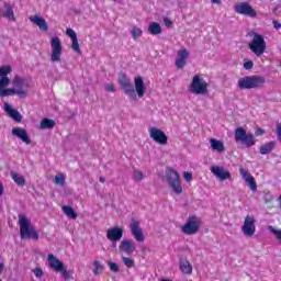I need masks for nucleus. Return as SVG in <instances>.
<instances>
[{
  "label": "nucleus",
  "instance_id": "1",
  "mask_svg": "<svg viewBox=\"0 0 281 281\" xmlns=\"http://www.w3.org/2000/svg\"><path fill=\"white\" fill-rule=\"evenodd\" d=\"M266 83L267 79L258 75L241 77L237 81V85L241 91L251 89H262Z\"/></svg>",
  "mask_w": 281,
  "mask_h": 281
},
{
  "label": "nucleus",
  "instance_id": "2",
  "mask_svg": "<svg viewBox=\"0 0 281 281\" xmlns=\"http://www.w3.org/2000/svg\"><path fill=\"white\" fill-rule=\"evenodd\" d=\"M20 223V236L22 240L27 238H33L34 240H38V232L32 227V223L24 214L19 215Z\"/></svg>",
  "mask_w": 281,
  "mask_h": 281
},
{
  "label": "nucleus",
  "instance_id": "3",
  "mask_svg": "<svg viewBox=\"0 0 281 281\" xmlns=\"http://www.w3.org/2000/svg\"><path fill=\"white\" fill-rule=\"evenodd\" d=\"M248 49L257 56V58H260L267 52V42L265 41V37L258 33L252 34V41L248 44Z\"/></svg>",
  "mask_w": 281,
  "mask_h": 281
},
{
  "label": "nucleus",
  "instance_id": "4",
  "mask_svg": "<svg viewBox=\"0 0 281 281\" xmlns=\"http://www.w3.org/2000/svg\"><path fill=\"white\" fill-rule=\"evenodd\" d=\"M207 87V81L201 75H194L189 85V91L193 95H206Z\"/></svg>",
  "mask_w": 281,
  "mask_h": 281
},
{
  "label": "nucleus",
  "instance_id": "5",
  "mask_svg": "<svg viewBox=\"0 0 281 281\" xmlns=\"http://www.w3.org/2000/svg\"><path fill=\"white\" fill-rule=\"evenodd\" d=\"M201 225H203L201 217L191 215L182 226V234H186V236H194V234H199Z\"/></svg>",
  "mask_w": 281,
  "mask_h": 281
},
{
  "label": "nucleus",
  "instance_id": "6",
  "mask_svg": "<svg viewBox=\"0 0 281 281\" xmlns=\"http://www.w3.org/2000/svg\"><path fill=\"white\" fill-rule=\"evenodd\" d=\"M235 142H240L246 148H251V146H256V136L251 133H247L243 127H237L235 130Z\"/></svg>",
  "mask_w": 281,
  "mask_h": 281
},
{
  "label": "nucleus",
  "instance_id": "7",
  "mask_svg": "<svg viewBox=\"0 0 281 281\" xmlns=\"http://www.w3.org/2000/svg\"><path fill=\"white\" fill-rule=\"evenodd\" d=\"M166 177L172 192H175V194H181V192H183V187L181 186V177L179 176V172H177V170L169 169L166 172Z\"/></svg>",
  "mask_w": 281,
  "mask_h": 281
},
{
  "label": "nucleus",
  "instance_id": "8",
  "mask_svg": "<svg viewBox=\"0 0 281 281\" xmlns=\"http://www.w3.org/2000/svg\"><path fill=\"white\" fill-rule=\"evenodd\" d=\"M50 60L52 63H60L63 56V42L60 37L54 36L50 38Z\"/></svg>",
  "mask_w": 281,
  "mask_h": 281
},
{
  "label": "nucleus",
  "instance_id": "9",
  "mask_svg": "<svg viewBox=\"0 0 281 281\" xmlns=\"http://www.w3.org/2000/svg\"><path fill=\"white\" fill-rule=\"evenodd\" d=\"M119 85L123 89L125 95H128V98H131L132 100H135L137 98V94L135 93V88H133L131 79L125 74L120 75Z\"/></svg>",
  "mask_w": 281,
  "mask_h": 281
},
{
  "label": "nucleus",
  "instance_id": "10",
  "mask_svg": "<svg viewBox=\"0 0 281 281\" xmlns=\"http://www.w3.org/2000/svg\"><path fill=\"white\" fill-rule=\"evenodd\" d=\"M234 10L237 14H243L250 19H256V16H258V12H256V9L251 7L249 2H239L235 4Z\"/></svg>",
  "mask_w": 281,
  "mask_h": 281
},
{
  "label": "nucleus",
  "instance_id": "11",
  "mask_svg": "<svg viewBox=\"0 0 281 281\" xmlns=\"http://www.w3.org/2000/svg\"><path fill=\"white\" fill-rule=\"evenodd\" d=\"M241 232L247 238H251L256 234V218L254 216H246L244 225L241 226Z\"/></svg>",
  "mask_w": 281,
  "mask_h": 281
},
{
  "label": "nucleus",
  "instance_id": "12",
  "mask_svg": "<svg viewBox=\"0 0 281 281\" xmlns=\"http://www.w3.org/2000/svg\"><path fill=\"white\" fill-rule=\"evenodd\" d=\"M149 137L160 146H166V144H168V136L164 131L157 127L149 128Z\"/></svg>",
  "mask_w": 281,
  "mask_h": 281
},
{
  "label": "nucleus",
  "instance_id": "13",
  "mask_svg": "<svg viewBox=\"0 0 281 281\" xmlns=\"http://www.w3.org/2000/svg\"><path fill=\"white\" fill-rule=\"evenodd\" d=\"M211 172L221 182L232 179V172H229V170L225 169L223 166H212Z\"/></svg>",
  "mask_w": 281,
  "mask_h": 281
},
{
  "label": "nucleus",
  "instance_id": "14",
  "mask_svg": "<svg viewBox=\"0 0 281 281\" xmlns=\"http://www.w3.org/2000/svg\"><path fill=\"white\" fill-rule=\"evenodd\" d=\"M130 229L132 232V236H134L137 243H144V240H146L144 232H142V227H139V221L132 218Z\"/></svg>",
  "mask_w": 281,
  "mask_h": 281
},
{
  "label": "nucleus",
  "instance_id": "15",
  "mask_svg": "<svg viewBox=\"0 0 281 281\" xmlns=\"http://www.w3.org/2000/svg\"><path fill=\"white\" fill-rule=\"evenodd\" d=\"M239 173L243 177L244 181L249 186L250 190L252 192H256L258 190V184H256V178L251 176L249 169L240 168Z\"/></svg>",
  "mask_w": 281,
  "mask_h": 281
},
{
  "label": "nucleus",
  "instance_id": "16",
  "mask_svg": "<svg viewBox=\"0 0 281 281\" xmlns=\"http://www.w3.org/2000/svg\"><path fill=\"white\" fill-rule=\"evenodd\" d=\"M12 95H18L24 100V98H27V92L23 89L16 90L14 88H4L0 90V98H10Z\"/></svg>",
  "mask_w": 281,
  "mask_h": 281
},
{
  "label": "nucleus",
  "instance_id": "17",
  "mask_svg": "<svg viewBox=\"0 0 281 281\" xmlns=\"http://www.w3.org/2000/svg\"><path fill=\"white\" fill-rule=\"evenodd\" d=\"M123 236L124 229H122V227H112L106 232V238L108 240H111V243H117V240H122Z\"/></svg>",
  "mask_w": 281,
  "mask_h": 281
},
{
  "label": "nucleus",
  "instance_id": "18",
  "mask_svg": "<svg viewBox=\"0 0 281 281\" xmlns=\"http://www.w3.org/2000/svg\"><path fill=\"white\" fill-rule=\"evenodd\" d=\"M11 133L13 137H18V139H21V142H23V144H32V139H30L27 131H25L23 127H13Z\"/></svg>",
  "mask_w": 281,
  "mask_h": 281
},
{
  "label": "nucleus",
  "instance_id": "19",
  "mask_svg": "<svg viewBox=\"0 0 281 281\" xmlns=\"http://www.w3.org/2000/svg\"><path fill=\"white\" fill-rule=\"evenodd\" d=\"M120 251L123 254H126L127 256H132V254H135V249L137 247L135 246V243L131 239H123L119 246Z\"/></svg>",
  "mask_w": 281,
  "mask_h": 281
},
{
  "label": "nucleus",
  "instance_id": "20",
  "mask_svg": "<svg viewBox=\"0 0 281 281\" xmlns=\"http://www.w3.org/2000/svg\"><path fill=\"white\" fill-rule=\"evenodd\" d=\"M48 267L53 269V271H56L58 273L59 271H63V268L65 267V263L60 261L54 254H48L47 257Z\"/></svg>",
  "mask_w": 281,
  "mask_h": 281
},
{
  "label": "nucleus",
  "instance_id": "21",
  "mask_svg": "<svg viewBox=\"0 0 281 281\" xmlns=\"http://www.w3.org/2000/svg\"><path fill=\"white\" fill-rule=\"evenodd\" d=\"M66 34L72 42L71 47L74 52H76L77 54H82V50H80V44L78 43V35L76 34V31L72 29H67Z\"/></svg>",
  "mask_w": 281,
  "mask_h": 281
},
{
  "label": "nucleus",
  "instance_id": "22",
  "mask_svg": "<svg viewBox=\"0 0 281 281\" xmlns=\"http://www.w3.org/2000/svg\"><path fill=\"white\" fill-rule=\"evenodd\" d=\"M188 49L183 48L178 52V58L176 59V67L177 69H183L186 67V60H188Z\"/></svg>",
  "mask_w": 281,
  "mask_h": 281
},
{
  "label": "nucleus",
  "instance_id": "23",
  "mask_svg": "<svg viewBox=\"0 0 281 281\" xmlns=\"http://www.w3.org/2000/svg\"><path fill=\"white\" fill-rule=\"evenodd\" d=\"M30 22L34 23V25H37L42 32H47L49 30V26L47 25V21L38 15L30 16Z\"/></svg>",
  "mask_w": 281,
  "mask_h": 281
},
{
  "label": "nucleus",
  "instance_id": "24",
  "mask_svg": "<svg viewBox=\"0 0 281 281\" xmlns=\"http://www.w3.org/2000/svg\"><path fill=\"white\" fill-rule=\"evenodd\" d=\"M134 85L138 98H144V93H146V86L144 85V79L142 77H136L134 79Z\"/></svg>",
  "mask_w": 281,
  "mask_h": 281
},
{
  "label": "nucleus",
  "instance_id": "25",
  "mask_svg": "<svg viewBox=\"0 0 281 281\" xmlns=\"http://www.w3.org/2000/svg\"><path fill=\"white\" fill-rule=\"evenodd\" d=\"M4 9L5 11H2L1 15L9 21H16V18L14 16V9L10 2H4Z\"/></svg>",
  "mask_w": 281,
  "mask_h": 281
},
{
  "label": "nucleus",
  "instance_id": "26",
  "mask_svg": "<svg viewBox=\"0 0 281 281\" xmlns=\"http://www.w3.org/2000/svg\"><path fill=\"white\" fill-rule=\"evenodd\" d=\"M4 106L9 117H12V120H14L18 123H20L23 120V116L21 115V113L18 112V110L12 109L10 104L5 103Z\"/></svg>",
  "mask_w": 281,
  "mask_h": 281
},
{
  "label": "nucleus",
  "instance_id": "27",
  "mask_svg": "<svg viewBox=\"0 0 281 281\" xmlns=\"http://www.w3.org/2000/svg\"><path fill=\"white\" fill-rule=\"evenodd\" d=\"M179 269L184 276H192V263L188 259H180Z\"/></svg>",
  "mask_w": 281,
  "mask_h": 281
},
{
  "label": "nucleus",
  "instance_id": "28",
  "mask_svg": "<svg viewBox=\"0 0 281 281\" xmlns=\"http://www.w3.org/2000/svg\"><path fill=\"white\" fill-rule=\"evenodd\" d=\"M210 144L212 150H216V153H225V144H223V140L211 138Z\"/></svg>",
  "mask_w": 281,
  "mask_h": 281
},
{
  "label": "nucleus",
  "instance_id": "29",
  "mask_svg": "<svg viewBox=\"0 0 281 281\" xmlns=\"http://www.w3.org/2000/svg\"><path fill=\"white\" fill-rule=\"evenodd\" d=\"M276 148L274 142H269L260 146L259 153L260 155H269Z\"/></svg>",
  "mask_w": 281,
  "mask_h": 281
},
{
  "label": "nucleus",
  "instance_id": "30",
  "mask_svg": "<svg viewBox=\"0 0 281 281\" xmlns=\"http://www.w3.org/2000/svg\"><path fill=\"white\" fill-rule=\"evenodd\" d=\"M61 210H63L64 214H66V216L68 218H72L74 221H76V218H78V213H76L74 207H71L69 205H63Z\"/></svg>",
  "mask_w": 281,
  "mask_h": 281
},
{
  "label": "nucleus",
  "instance_id": "31",
  "mask_svg": "<svg viewBox=\"0 0 281 281\" xmlns=\"http://www.w3.org/2000/svg\"><path fill=\"white\" fill-rule=\"evenodd\" d=\"M148 32L153 36H157V34H161V24L157 22L149 23Z\"/></svg>",
  "mask_w": 281,
  "mask_h": 281
},
{
  "label": "nucleus",
  "instance_id": "32",
  "mask_svg": "<svg viewBox=\"0 0 281 281\" xmlns=\"http://www.w3.org/2000/svg\"><path fill=\"white\" fill-rule=\"evenodd\" d=\"M54 126H56V121L52 119H44L40 123V128L42 130H50L54 128Z\"/></svg>",
  "mask_w": 281,
  "mask_h": 281
},
{
  "label": "nucleus",
  "instance_id": "33",
  "mask_svg": "<svg viewBox=\"0 0 281 281\" xmlns=\"http://www.w3.org/2000/svg\"><path fill=\"white\" fill-rule=\"evenodd\" d=\"M92 273L93 276H100L104 273V265H102V262L99 260H94Z\"/></svg>",
  "mask_w": 281,
  "mask_h": 281
},
{
  "label": "nucleus",
  "instance_id": "34",
  "mask_svg": "<svg viewBox=\"0 0 281 281\" xmlns=\"http://www.w3.org/2000/svg\"><path fill=\"white\" fill-rule=\"evenodd\" d=\"M11 177H12L14 183H16V186H20V188H23V186H25V178H23V176L16 173V172H12Z\"/></svg>",
  "mask_w": 281,
  "mask_h": 281
},
{
  "label": "nucleus",
  "instance_id": "35",
  "mask_svg": "<svg viewBox=\"0 0 281 281\" xmlns=\"http://www.w3.org/2000/svg\"><path fill=\"white\" fill-rule=\"evenodd\" d=\"M24 82H25V81L23 80V78H21V77H14L12 85H13V87H15V89H18V91H19V90L23 89Z\"/></svg>",
  "mask_w": 281,
  "mask_h": 281
},
{
  "label": "nucleus",
  "instance_id": "36",
  "mask_svg": "<svg viewBox=\"0 0 281 281\" xmlns=\"http://www.w3.org/2000/svg\"><path fill=\"white\" fill-rule=\"evenodd\" d=\"M8 74H12V66H2V67H0L1 78H8Z\"/></svg>",
  "mask_w": 281,
  "mask_h": 281
},
{
  "label": "nucleus",
  "instance_id": "37",
  "mask_svg": "<svg viewBox=\"0 0 281 281\" xmlns=\"http://www.w3.org/2000/svg\"><path fill=\"white\" fill-rule=\"evenodd\" d=\"M122 262L127 269H133V267H135V260H133V258L122 257Z\"/></svg>",
  "mask_w": 281,
  "mask_h": 281
},
{
  "label": "nucleus",
  "instance_id": "38",
  "mask_svg": "<svg viewBox=\"0 0 281 281\" xmlns=\"http://www.w3.org/2000/svg\"><path fill=\"white\" fill-rule=\"evenodd\" d=\"M131 34H132L133 38L136 40V38L142 37V34H144V32L142 31V29L134 26L131 30Z\"/></svg>",
  "mask_w": 281,
  "mask_h": 281
},
{
  "label": "nucleus",
  "instance_id": "39",
  "mask_svg": "<svg viewBox=\"0 0 281 281\" xmlns=\"http://www.w3.org/2000/svg\"><path fill=\"white\" fill-rule=\"evenodd\" d=\"M55 183H56L57 186L64 187V186H65V175H63V173L56 175V176H55Z\"/></svg>",
  "mask_w": 281,
  "mask_h": 281
},
{
  "label": "nucleus",
  "instance_id": "40",
  "mask_svg": "<svg viewBox=\"0 0 281 281\" xmlns=\"http://www.w3.org/2000/svg\"><path fill=\"white\" fill-rule=\"evenodd\" d=\"M8 85H10V78L1 77V79H0V91L5 89V87H8Z\"/></svg>",
  "mask_w": 281,
  "mask_h": 281
},
{
  "label": "nucleus",
  "instance_id": "41",
  "mask_svg": "<svg viewBox=\"0 0 281 281\" xmlns=\"http://www.w3.org/2000/svg\"><path fill=\"white\" fill-rule=\"evenodd\" d=\"M270 232L276 236L277 240L281 245V229H276L273 226H270Z\"/></svg>",
  "mask_w": 281,
  "mask_h": 281
},
{
  "label": "nucleus",
  "instance_id": "42",
  "mask_svg": "<svg viewBox=\"0 0 281 281\" xmlns=\"http://www.w3.org/2000/svg\"><path fill=\"white\" fill-rule=\"evenodd\" d=\"M58 273H61V276L65 278V280H71V272L67 271V268L65 266L61 268V270L58 271Z\"/></svg>",
  "mask_w": 281,
  "mask_h": 281
},
{
  "label": "nucleus",
  "instance_id": "43",
  "mask_svg": "<svg viewBox=\"0 0 281 281\" xmlns=\"http://www.w3.org/2000/svg\"><path fill=\"white\" fill-rule=\"evenodd\" d=\"M108 267L114 272L117 273L120 271V266L113 261H108Z\"/></svg>",
  "mask_w": 281,
  "mask_h": 281
},
{
  "label": "nucleus",
  "instance_id": "44",
  "mask_svg": "<svg viewBox=\"0 0 281 281\" xmlns=\"http://www.w3.org/2000/svg\"><path fill=\"white\" fill-rule=\"evenodd\" d=\"M244 69H246V71H251V69H254V61H251V60L245 61Z\"/></svg>",
  "mask_w": 281,
  "mask_h": 281
},
{
  "label": "nucleus",
  "instance_id": "45",
  "mask_svg": "<svg viewBox=\"0 0 281 281\" xmlns=\"http://www.w3.org/2000/svg\"><path fill=\"white\" fill-rule=\"evenodd\" d=\"M134 179H135V181H142V179H144V173H142V171H139V170H135Z\"/></svg>",
  "mask_w": 281,
  "mask_h": 281
},
{
  "label": "nucleus",
  "instance_id": "46",
  "mask_svg": "<svg viewBox=\"0 0 281 281\" xmlns=\"http://www.w3.org/2000/svg\"><path fill=\"white\" fill-rule=\"evenodd\" d=\"M105 91H108L110 93H115V86L113 83H108L105 86Z\"/></svg>",
  "mask_w": 281,
  "mask_h": 281
},
{
  "label": "nucleus",
  "instance_id": "47",
  "mask_svg": "<svg viewBox=\"0 0 281 281\" xmlns=\"http://www.w3.org/2000/svg\"><path fill=\"white\" fill-rule=\"evenodd\" d=\"M183 177H184V180L190 183V181H192V173L190 171H184L183 172Z\"/></svg>",
  "mask_w": 281,
  "mask_h": 281
},
{
  "label": "nucleus",
  "instance_id": "48",
  "mask_svg": "<svg viewBox=\"0 0 281 281\" xmlns=\"http://www.w3.org/2000/svg\"><path fill=\"white\" fill-rule=\"evenodd\" d=\"M33 273H34V276H36L37 278H43V269H41V268H38V267L33 270Z\"/></svg>",
  "mask_w": 281,
  "mask_h": 281
},
{
  "label": "nucleus",
  "instance_id": "49",
  "mask_svg": "<svg viewBox=\"0 0 281 281\" xmlns=\"http://www.w3.org/2000/svg\"><path fill=\"white\" fill-rule=\"evenodd\" d=\"M272 25H273L274 30H280L281 29V23L278 22V20H273Z\"/></svg>",
  "mask_w": 281,
  "mask_h": 281
},
{
  "label": "nucleus",
  "instance_id": "50",
  "mask_svg": "<svg viewBox=\"0 0 281 281\" xmlns=\"http://www.w3.org/2000/svg\"><path fill=\"white\" fill-rule=\"evenodd\" d=\"M256 137H260V135H265V130L262 128H257L255 132Z\"/></svg>",
  "mask_w": 281,
  "mask_h": 281
},
{
  "label": "nucleus",
  "instance_id": "51",
  "mask_svg": "<svg viewBox=\"0 0 281 281\" xmlns=\"http://www.w3.org/2000/svg\"><path fill=\"white\" fill-rule=\"evenodd\" d=\"M164 23L167 27H170V25H172V21H170V19L167 18L164 19Z\"/></svg>",
  "mask_w": 281,
  "mask_h": 281
},
{
  "label": "nucleus",
  "instance_id": "52",
  "mask_svg": "<svg viewBox=\"0 0 281 281\" xmlns=\"http://www.w3.org/2000/svg\"><path fill=\"white\" fill-rule=\"evenodd\" d=\"M0 196H3V184L0 182Z\"/></svg>",
  "mask_w": 281,
  "mask_h": 281
},
{
  "label": "nucleus",
  "instance_id": "53",
  "mask_svg": "<svg viewBox=\"0 0 281 281\" xmlns=\"http://www.w3.org/2000/svg\"><path fill=\"white\" fill-rule=\"evenodd\" d=\"M212 3H216L217 5H221V0H211Z\"/></svg>",
  "mask_w": 281,
  "mask_h": 281
},
{
  "label": "nucleus",
  "instance_id": "54",
  "mask_svg": "<svg viewBox=\"0 0 281 281\" xmlns=\"http://www.w3.org/2000/svg\"><path fill=\"white\" fill-rule=\"evenodd\" d=\"M99 181H100V183H104L106 180L104 179V177H100Z\"/></svg>",
  "mask_w": 281,
  "mask_h": 281
},
{
  "label": "nucleus",
  "instance_id": "55",
  "mask_svg": "<svg viewBox=\"0 0 281 281\" xmlns=\"http://www.w3.org/2000/svg\"><path fill=\"white\" fill-rule=\"evenodd\" d=\"M3 268H4L3 262H0V274H1V272L3 271Z\"/></svg>",
  "mask_w": 281,
  "mask_h": 281
},
{
  "label": "nucleus",
  "instance_id": "56",
  "mask_svg": "<svg viewBox=\"0 0 281 281\" xmlns=\"http://www.w3.org/2000/svg\"><path fill=\"white\" fill-rule=\"evenodd\" d=\"M0 281H2V280L0 279Z\"/></svg>",
  "mask_w": 281,
  "mask_h": 281
}]
</instances>
